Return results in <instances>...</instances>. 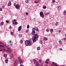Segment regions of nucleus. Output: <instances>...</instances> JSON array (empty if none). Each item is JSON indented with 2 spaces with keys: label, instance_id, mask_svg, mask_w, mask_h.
Returning a JSON list of instances; mask_svg holds the SVG:
<instances>
[{
  "label": "nucleus",
  "instance_id": "nucleus-1",
  "mask_svg": "<svg viewBox=\"0 0 66 66\" xmlns=\"http://www.w3.org/2000/svg\"><path fill=\"white\" fill-rule=\"evenodd\" d=\"M39 36L37 34H36L34 35V36L32 37V39L33 43H34L38 40V38Z\"/></svg>",
  "mask_w": 66,
  "mask_h": 66
},
{
  "label": "nucleus",
  "instance_id": "nucleus-2",
  "mask_svg": "<svg viewBox=\"0 0 66 66\" xmlns=\"http://www.w3.org/2000/svg\"><path fill=\"white\" fill-rule=\"evenodd\" d=\"M25 45L26 46H30L32 45V43H31L28 40H26L25 41Z\"/></svg>",
  "mask_w": 66,
  "mask_h": 66
},
{
  "label": "nucleus",
  "instance_id": "nucleus-3",
  "mask_svg": "<svg viewBox=\"0 0 66 66\" xmlns=\"http://www.w3.org/2000/svg\"><path fill=\"white\" fill-rule=\"evenodd\" d=\"M8 43H9L8 44V46H9L10 47H12L13 46V43L11 42V41H10L8 42Z\"/></svg>",
  "mask_w": 66,
  "mask_h": 66
},
{
  "label": "nucleus",
  "instance_id": "nucleus-4",
  "mask_svg": "<svg viewBox=\"0 0 66 66\" xmlns=\"http://www.w3.org/2000/svg\"><path fill=\"white\" fill-rule=\"evenodd\" d=\"M40 16L41 17H44V14L43 13V12L42 11H41L39 13Z\"/></svg>",
  "mask_w": 66,
  "mask_h": 66
},
{
  "label": "nucleus",
  "instance_id": "nucleus-5",
  "mask_svg": "<svg viewBox=\"0 0 66 66\" xmlns=\"http://www.w3.org/2000/svg\"><path fill=\"white\" fill-rule=\"evenodd\" d=\"M19 62L20 64H22L23 63V61L21 59H20L19 61Z\"/></svg>",
  "mask_w": 66,
  "mask_h": 66
},
{
  "label": "nucleus",
  "instance_id": "nucleus-6",
  "mask_svg": "<svg viewBox=\"0 0 66 66\" xmlns=\"http://www.w3.org/2000/svg\"><path fill=\"white\" fill-rule=\"evenodd\" d=\"M34 28L32 29V32H31V34L32 35H35L34 34H35V30H34Z\"/></svg>",
  "mask_w": 66,
  "mask_h": 66
},
{
  "label": "nucleus",
  "instance_id": "nucleus-7",
  "mask_svg": "<svg viewBox=\"0 0 66 66\" xmlns=\"http://www.w3.org/2000/svg\"><path fill=\"white\" fill-rule=\"evenodd\" d=\"M15 8H16V9L18 10L19 9V8H20V6L18 4H17L15 5Z\"/></svg>",
  "mask_w": 66,
  "mask_h": 66
},
{
  "label": "nucleus",
  "instance_id": "nucleus-8",
  "mask_svg": "<svg viewBox=\"0 0 66 66\" xmlns=\"http://www.w3.org/2000/svg\"><path fill=\"white\" fill-rule=\"evenodd\" d=\"M33 61L35 64H39L38 63V62L35 59H34Z\"/></svg>",
  "mask_w": 66,
  "mask_h": 66
},
{
  "label": "nucleus",
  "instance_id": "nucleus-9",
  "mask_svg": "<svg viewBox=\"0 0 66 66\" xmlns=\"http://www.w3.org/2000/svg\"><path fill=\"white\" fill-rule=\"evenodd\" d=\"M11 49L9 47H7L6 50V52H11Z\"/></svg>",
  "mask_w": 66,
  "mask_h": 66
},
{
  "label": "nucleus",
  "instance_id": "nucleus-10",
  "mask_svg": "<svg viewBox=\"0 0 66 66\" xmlns=\"http://www.w3.org/2000/svg\"><path fill=\"white\" fill-rule=\"evenodd\" d=\"M18 63V60L17 59H16L15 60V64L14 66H16V65Z\"/></svg>",
  "mask_w": 66,
  "mask_h": 66
},
{
  "label": "nucleus",
  "instance_id": "nucleus-11",
  "mask_svg": "<svg viewBox=\"0 0 66 66\" xmlns=\"http://www.w3.org/2000/svg\"><path fill=\"white\" fill-rule=\"evenodd\" d=\"M32 29H33L34 30H36V31H38V32H39V30H38V29L37 27H36L35 28H32Z\"/></svg>",
  "mask_w": 66,
  "mask_h": 66
},
{
  "label": "nucleus",
  "instance_id": "nucleus-12",
  "mask_svg": "<svg viewBox=\"0 0 66 66\" xmlns=\"http://www.w3.org/2000/svg\"><path fill=\"white\" fill-rule=\"evenodd\" d=\"M5 62L6 63H7V62H8V59L6 58L5 60Z\"/></svg>",
  "mask_w": 66,
  "mask_h": 66
},
{
  "label": "nucleus",
  "instance_id": "nucleus-13",
  "mask_svg": "<svg viewBox=\"0 0 66 66\" xmlns=\"http://www.w3.org/2000/svg\"><path fill=\"white\" fill-rule=\"evenodd\" d=\"M21 27L20 26L18 29V30L19 31H21Z\"/></svg>",
  "mask_w": 66,
  "mask_h": 66
},
{
  "label": "nucleus",
  "instance_id": "nucleus-14",
  "mask_svg": "<svg viewBox=\"0 0 66 66\" xmlns=\"http://www.w3.org/2000/svg\"><path fill=\"white\" fill-rule=\"evenodd\" d=\"M11 4H12V3L10 1L8 3V5L9 6H11Z\"/></svg>",
  "mask_w": 66,
  "mask_h": 66
},
{
  "label": "nucleus",
  "instance_id": "nucleus-15",
  "mask_svg": "<svg viewBox=\"0 0 66 66\" xmlns=\"http://www.w3.org/2000/svg\"><path fill=\"white\" fill-rule=\"evenodd\" d=\"M39 62H40V63H41V64H43V61H42L41 59H39Z\"/></svg>",
  "mask_w": 66,
  "mask_h": 66
},
{
  "label": "nucleus",
  "instance_id": "nucleus-16",
  "mask_svg": "<svg viewBox=\"0 0 66 66\" xmlns=\"http://www.w3.org/2000/svg\"><path fill=\"white\" fill-rule=\"evenodd\" d=\"M13 24H15V22H16V20H13L12 21Z\"/></svg>",
  "mask_w": 66,
  "mask_h": 66
},
{
  "label": "nucleus",
  "instance_id": "nucleus-17",
  "mask_svg": "<svg viewBox=\"0 0 66 66\" xmlns=\"http://www.w3.org/2000/svg\"><path fill=\"white\" fill-rule=\"evenodd\" d=\"M63 15H66V11H64L63 12Z\"/></svg>",
  "mask_w": 66,
  "mask_h": 66
},
{
  "label": "nucleus",
  "instance_id": "nucleus-18",
  "mask_svg": "<svg viewBox=\"0 0 66 66\" xmlns=\"http://www.w3.org/2000/svg\"><path fill=\"white\" fill-rule=\"evenodd\" d=\"M44 40H45V41H46V40H48V38H47L44 37Z\"/></svg>",
  "mask_w": 66,
  "mask_h": 66
},
{
  "label": "nucleus",
  "instance_id": "nucleus-19",
  "mask_svg": "<svg viewBox=\"0 0 66 66\" xmlns=\"http://www.w3.org/2000/svg\"><path fill=\"white\" fill-rule=\"evenodd\" d=\"M57 7L58 9H59V10H60V9H61V7L60 5L57 6Z\"/></svg>",
  "mask_w": 66,
  "mask_h": 66
},
{
  "label": "nucleus",
  "instance_id": "nucleus-20",
  "mask_svg": "<svg viewBox=\"0 0 66 66\" xmlns=\"http://www.w3.org/2000/svg\"><path fill=\"white\" fill-rule=\"evenodd\" d=\"M4 24V22H1L0 25L1 26H2Z\"/></svg>",
  "mask_w": 66,
  "mask_h": 66
},
{
  "label": "nucleus",
  "instance_id": "nucleus-21",
  "mask_svg": "<svg viewBox=\"0 0 66 66\" xmlns=\"http://www.w3.org/2000/svg\"><path fill=\"white\" fill-rule=\"evenodd\" d=\"M52 64H53L54 65H55H55H57V64H56V63H55L54 62H53L52 63Z\"/></svg>",
  "mask_w": 66,
  "mask_h": 66
},
{
  "label": "nucleus",
  "instance_id": "nucleus-22",
  "mask_svg": "<svg viewBox=\"0 0 66 66\" xmlns=\"http://www.w3.org/2000/svg\"><path fill=\"white\" fill-rule=\"evenodd\" d=\"M34 2L35 3H37L39 2V1H36Z\"/></svg>",
  "mask_w": 66,
  "mask_h": 66
},
{
  "label": "nucleus",
  "instance_id": "nucleus-23",
  "mask_svg": "<svg viewBox=\"0 0 66 66\" xmlns=\"http://www.w3.org/2000/svg\"><path fill=\"white\" fill-rule=\"evenodd\" d=\"M43 8L44 9H45L46 8V6H43Z\"/></svg>",
  "mask_w": 66,
  "mask_h": 66
},
{
  "label": "nucleus",
  "instance_id": "nucleus-24",
  "mask_svg": "<svg viewBox=\"0 0 66 66\" xmlns=\"http://www.w3.org/2000/svg\"><path fill=\"white\" fill-rule=\"evenodd\" d=\"M39 43L41 44H43V41H42V40H40Z\"/></svg>",
  "mask_w": 66,
  "mask_h": 66
},
{
  "label": "nucleus",
  "instance_id": "nucleus-25",
  "mask_svg": "<svg viewBox=\"0 0 66 66\" xmlns=\"http://www.w3.org/2000/svg\"><path fill=\"white\" fill-rule=\"evenodd\" d=\"M3 51H4V52H6V50H5L4 48L3 49Z\"/></svg>",
  "mask_w": 66,
  "mask_h": 66
},
{
  "label": "nucleus",
  "instance_id": "nucleus-26",
  "mask_svg": "<svg viewBox=\"0 0 66 66\" xmlns=\"http://www.w3.org/2000/svg\"><path fill=\"white\" fill-rule=\"evenodd\" d=\"M58 22H56V23H55V24L56 26H57L58 25Z\"/></svg>",
  "mask_w": 66,
  "mask_h": 66
},
{
  "label": "nucleus",
  "instance_id": "nucleus-27",
  "mask_svg": "<svg viewBox=\"0 0 66 66\" xmlns=\"http://www.w3.org/2000/svg\"><path fill=\"white\" fill-rule=\"evenodd\" d=\"M22 35H21V34H19V36L20 38H21V37H22Z\"/></svg>",
  "mask_w": 66,
  "mask_h": 66
},
{
  "label": "nucleus",
  "instance_id": "nucleus-28",
  "mask_svg": "<svg viewBox=\"0 0 66 66\" xmlns=\"http://www.w3.org/2000/svg\"><path fill=\"white\" fill-rule=\"evenodd\" d=\"M50 31L51 33H52L53 31V30L52 29H51L50 30Z\"/></svg>",
  "mask_w": 66,
  "mask_h": 66
},
{
  "label": "nucleus",
  "instance_id": "nucleus-29",
  "mask_svg": "<svg viewBox=\"0 0 66 66\" xmlns=\"http://www.w3.org/2000/svg\"><path fill=\"white\" fill-rule=\"evenodd\" d=\"M49 31H50V29H47L46 30V32H49Z\"/></svg>",
  "mask_w": 66,
  "mask_h": 66
},
{
  "label": "nucleus",
  "instance_id": "nucleus-30",
  "mask_svg": "<svg viewBox=\"0 0 66 66\" xmlns=\"http://www.w3.org/2000/svg\"><path fill=\"white\" fill-rule=\"evenodd\" d=\"M39 65H40V64H35V66H39Z\"/></svg>",
  "mask_w": 66,
  "mask_h": 66
},
{
  "label": "nucleus",
  "instance_id": "nucleus-31",
  "mask_svg": "<svg viewBox=\"0 0 66 66\" xmlns=\"http://www.w3.org/2000/svg\"><path fill=\"white\" fill-rule=\"evenodd\" d=\"M20 43H21V44H22L23 43V41H22V40H20Z\"/></svg>",
  "mask_w": 66,
  "mask_h": 66
},
{
  "label": "nucleus",
  "instance_id": "nucleus-32",
  "mask_svg": "<svg viewBox=\"0 0 66 66\" xmlns=\"http://www.w3.org/2000/svg\"><path fill=\"white\" fill-rule=\"evenodd\" d=\"M37 50H40V47H37Z\"/></svg>",
  "mask_w": 66,
  "mask_h": 66
},
{
  "label": "nucleus",
  "instance_id": "nucleus-33",
  "mask_svg": "<svg viewBox=\"0 0 66 66\" xmlns=\"http://www.w3.org/2000/svg\"><path fill=\"white\" fill-rule=\"evenodd\" d=\"M49 13H50V12H48L47 13H45V15H49Z\"/></svg>",
  "mask_w": 66,
  "mask_h": 66
},
{
  "label": "nucleus",
  "instance_id": "nucleus-34",
  "mask_svg": "<svg viewBox=\"0 0 66 66\" xmlns=\"http://www.w3.org/2000/svg\"><path fill=\"white\" fill-rule=\"evenodd\" d=\"M18 58L19 61V60H21V59H20V57H18Z\"/></svg>",
  "mask_w": 66,
  "mask_h": 66
},
{
  "label": "nucleus",
  "instance_id": "nucleus-35",
  "mask_svg": "<svg viewBox=\"0 0 66 66\" xmlns=\"http://www.w3.org/2000/svg\"><path fill=\"white\" fill-rule=\"evenodd\" d=\"M25 2L26 3H29V1H28L27 0H26L25 1Z\"/></svg>",
  "mask_w": 66,
  "mask_h": 66
},
{
  "label": "nucleus",
  "instance_id": "nucleus-36",
  "mask_svg": "<svg viewBox=\"0 0 66 66\" xmlns=\"http://www.w3.org/2000/svg\"><path fill=\"white\" fill-rule=\"evenodd\" d=\"M59 43L60 44H62V41H61V40H59Z\"/></svg>",
  "mask_w": 66,
  "mask_h": 66
},
{
  "label": "nucleus",
  "instance_id": "nucleus-37",
  "mask_svg": "<svg viewBox=\"0 0 66 66\" xmlns=\"http://www.w3.org/2000/svg\"><path fill=\"white\" fill-rule=\"evenodd\" d=\"M1 7H2V9H4V8L5 7V6H1Z\"/></svg>",
  "mask_w": 66,
  "mask_h": 66
},
{
  "label": "nucleus",
  "instance_id": "nucleus-38",
  "mask_svg": "<svg viewBox=\"0 0 66 66\" xmlns=\"http://www.w3.org/2000/svg\"><path fill=\"white\" fill-rule=\"evenodd\" d=\"M27 29H29V28H30V26L29 25H28L27 26Z\"/></svg>",
  "mask_w": 66,
  "mask_h": 66
},
{
  "label": "nucleus",
  "instance_id": "nucleus-39",
  "mask_svg": "<svg viewBox=\"0 0 66 66\" xmlns=\"http://www.w3.org/2000/svg\"><path fill=\"white\" fill-rule=\"evenodd\" d=\"M5 54H4V57H6L7 56Z\"/></svg>",
  "mask_w": 66,
  "mask_h": 66
},
{
  "label": "nucleus",
  "instance_id": "nucleus-40",
  "mask_svg": "<svg viewBox=\"0 0 66 66\" xmlns=\"http://www.w3.org/2000/svg\"><path fill=\"white\" fill-rule=\"evenodd\" d=\"M45 63H46V64H48V62L46 60V61H45Z\"/></svg>",
  "mask_w": 66,
  "mask_h": 66
},
{
  "label": "nucleus",
  "instance_id": "nucleus-41",
  "mask_svg": "<svg viewBox=\"0 0 66 66\" xmlns=\"http://www.w3.org/2000/svg\"><path fill=\"white\" fill-rule=\"evenodd\" d=\"M11 35H13V32H11Z\"/></svg>",
  "mask_w": 66,
  "mask_h": 66
},
{
  "label": "nucleus",
  "instance_id": "nucleus-42",
  "mask_svg": "<svg viewBox=\"0 0 66 66\" xmlns=\"http://www.w3.org/2000/svg\"><path fill=\"white\" fill-rule=\"evenodd\" d=\"M14 24H15L17 25V24H18V23H17V22H15V23H14Z\"/></svg>",
  "mask_w": 66,
  "mask_h": 66
},
{
  "label": "nucleus",
  "instance_id": "nucleus-43",
  "mask_svg": "<svg viewBox=\"0 0 66 66\" xmlns=\"http://www.w3.org/2000/svg\"><path fill=\"white\" fill-rule=\"evenodd\" d=\"M28 31H29V30L27 29L26 30V32H27V33H28Z\"/></svg>",
  "mask_w": 66,
  "mask_h": 66
},
{
  "label": "nucleus",
  "instance_id": "nucleus-44",
  "mask_svg": "<svg viewBox=\"0 0 66 66\" xmlns=\"http://www.w3.org/2000/svg\"><path fill=\"white\" fill-rule=\"evenodd\" d=\"M0 47H3V46L0 45Z\"/></svg>",
  "mask_w": 66,
  "mask_h": 66
},
{
  "label": "nucleus",
  "instance_id": "nucleus-45",
  "mask_svg": "<svg viewBox=\"0 0 66 66\" xmlns=\"http://www.w3.org/2000/svg\"><path fill=\"white\" fill-rule=\"evenodd\" d=\"M46 60L47 61H48V62H49L50 60L48 59H47Z\"/></svg>",
  "mask_w": 66,
  "mask_h": 66
},
{
  "label": "nucleus",
  "instance_id": "nucleus-46",
  "mask_svg": "<svg viewBox=\"0 0 66 66\" xmlns=\"http://www.w3.org/2000/svg\"><path fill=\"white\" fill-rule=\"evenodd\" d=\"M52 2H53V3H54V2H55V0H53L52 1Z\"/></svg>",
  "mask_w": 66,
  "mask_h": 66
},
{
  "label": "nucleus",
  "instance_id": "nucleus-47",
  "mask_svg": "<svg viewBox=\"0 0 66 66\" xmlns=\"http://www.w3.org/2000/svg\"><path fill=\"white\" fill-rule=\"evenodd\" d=\"M6 22H7V23H9V21L7 20H6Z\"/></svg>",
  "mask_w": 66,
  "mask_h": 66
},
{
  "label": "nucleus",
  "instance_id": "nucleus-48",
  "mask_svg": "<svg viewBox=\"0 0 66 66\" xmlns=\"http://www.w3.org/2000/svg\"><path fill=\"white\" fill-rule=\"evenodd\" d=\"M2 11V8H0V11Z\"/></svg>",
  "mask_w": 66,
  "mask_h": 66
},
{
  "label": "nucleus",
  "instance_id": "nucleus-49",
  "mask_svg": "<svg viewBox=\"0 0 66 66\" xmlns=\"http://www.w3.org/2000/svg\"><path fill=\"white\" fill-rule=\"evenodd\" d=\"M9 28L10 29H12V27H10Z\"/></svg>",
  "mask_w": 66,
  "mask_h": 66
},
{
  "label": "nucleus",
  "instance_id": "nucleus-50",
  "mask_svg": "<svg viewBox=\"0 0 66 66\" xmlns=\"http://www.w3.org/2000/svg\"><path fill=\"white\" fill-rule=\"evenodd\" d=\"M14 6H16V3H14Z\"/></svg>",
  "mask_w": 66,
  "mask_h": 66
},
{
  "label": "nucleus",
  "instance_id": "nucleus-51",
  "mask_svg": "<svg viewBox=\"0 0 66 66\" xmlns=\"http://www.w3.org/2000/svg\"><path fill=\"white\" fill-rule=\"evenodd\" d=\"M59 33H60V32H61V30H60L59 31Z\"/></svg>",
  "mask_w": 66,
  "mask_h": 66
},
{
  "label": "nucleus",
  "instance_id": "nucleus-52",
  "mask_svg": "<svg viewBox=\"0 0 66 66\" xmlns=\"http://www.w3.org/2000/svg\"><path fill=\"white\" fill-rule=\"evenodd\" d=\"M10 1H11L12 2L13 1V0H10Z\"/></svg>",
  "mask_w": 66,
  "mask_h": 66
},
{
  "label": "nucleus",
  "instance_id": "nucleus-53",
  "mask_svg": "<svg viewBox=\"0 0 66 66\" xmlns=\"http://www.w3.org/2000/svg\"><path fill=\"white\" fill-rule=\"evenodd\" d=\"M26 15H28V13H26Z\"/></svg>",
  "mask_w": 66,
  "mask_h": 66
},
{
  "label": "nucleus",
  "instance_id": "nucleus-54",
  "mask_svg": "<svg viewBox=\"0 0 66 66\" xmlns=\"http://www.w3.org/2000/svg\"><path fill=\"white\" fill-rule=\"evenodd\" d=\"M60 50H61V51H62L63 50H62V48H60Z\"/></svg>",
  "mask_w": 66,
  "mask_h": 66
},
{
  "label": "nucleus",
  "instance_id": "nucleus-55",
  "mask_svg": "<svg viewBox=\"0 0 66 66\" xmlns=\"http://www.w3.org/2000/svg\"><path fill=\"white\" fill-rule=\"evenodd\" d=\"M51 6H53V5L52 4H51Z\"/></svg>",
  "mask_w": 66,
  "mask_h": 66
},
{
  "label": "nucleus",
  "instance_id": "nucleus-56",
  "mask_svg": "<svg viewBox=\"0 0 66 66\" xmlns=\"http://www.w3.org/2000/svg\"><path fill=\"white\" fill-rule=\"evenodd\" d=\"M2 51V50H0V51Z\"/></svg>",
  "mask_w": 66,
  "mask_h": 66
},
{
  "label": "nucleus",
  "instance_id": "nucleus-57",
  "mask_svg": "<svg viewBox=\"0 0 66 66\" xmlns=\"http://www.w3.org/2000/svg\"><path fill=\"white\" fill-rule=\"evenodd\" d=\"M2 44V43L1 42H0V44Z\"/></svg>",
  "mask_w": 66,
  "mask_h": 66
},
{
  "label": "nucleus",
  "instance_id": "nucleus-58",
  "mask_svg": "<svg viewBox=\"0 0 66 66\" xmlns=\"http://www.w3.org/2000/svg\"><path fill=\"white\" fill-rule=\"evenodd\" d=\"M39 66H42V65H41L40 64Z\"/></svg>",
  "mask_w": 66,
  "mask_h": 66
},
{
  "label": "nucleus",
  "instance_id": "nucleus-59",
  "mask_svg": "<svg viewBox=\"0 0 66 66\" xmlns=\"http://www.w3.org/2000/svg\"><path fill=\"white\" fill-rule=\"evenodd\" d=\"M65 39H66V38H64V40H65Z\"/></svg>",
  "mask_w": 66,
  "mask_h": 66
},
{
  "label": "nucleus",
  "instance_id": "nucleus-60",
  "mask_svg": "<svg viewBox=\"0 0 66 66\" xmlns=\"http://www.w3.org/2000/svg\"><path fill=\"white\" fill-rule=\"evenodd\" d=\"M10 58H12V57H11V56H10Z\"/></svg>",
  "mask_w": 66,
  "mask_h": 66
},
{
  "label": "nucleus",
  "instance_id": "nucleus-61",
  "mask_svg": "<svg viewBox=\"0 0 66 66\" xmlns=\"http://www.w3.org/2000/svg\"><path fill=\"white\" fill-rule=\"evenodd\" d=\"M65 36L66 37V34H65Z\"/></svg>",
  "mask_w": 66,
  "mask_h": 66
},
{
  "label": "nucleus",
  "instance_id": "nucleus-62",
  "mask_svg": "<svg viewBox=\"0 0 66 66\" xmlns=\"http://www.w3.org/2000/svg\"><path fill=\"white\" fill-rule=\"evenodd\" d=\"M56 3H57V2Z\"/></svg>",
  "mask_w": 66,
  "mask_h": 66
},
{
  "label": "nucleus",
  "instance_id": "nucleus-63",
  "mask_svg": "<svg viewBox=\"0 0 66 66\" xmlns=\"http://www.w3.org/2000/svg\"><path fill=\"white\" fill-rule=\"evenodd\" d=\"M0 26H1V25H0Z\"/></svg>",
  "mask_w": 66,
  "mask_h": 66
}]
</instances>
